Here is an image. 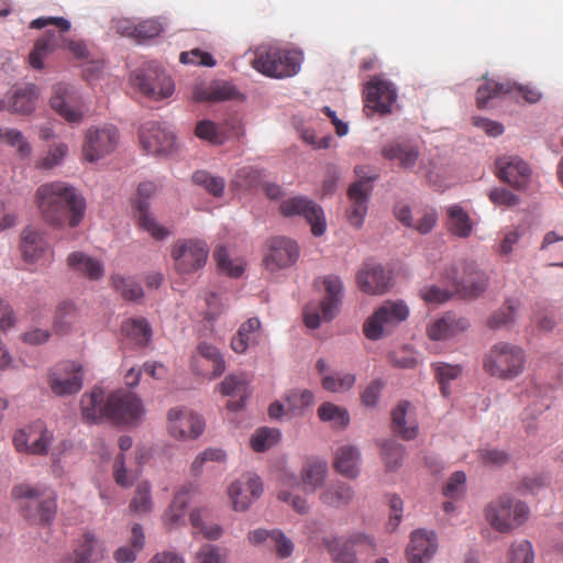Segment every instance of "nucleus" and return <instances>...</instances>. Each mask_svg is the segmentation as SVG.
<instances>
[{
    "label": "nucleus",
    "instance_id": "obj_1",
    "mask_svg": "<svg viewBox=\"0 0 563 563\" xmlns=\"http://www.w3.org/2000/svg\"><path fill=\"white\" fill-rule=\"evenodd\" d=\"M35 203L43 220L57 228H76L86 210L85 198L63 181L41 185L35 191Z\"/></svg>",
    "mask_w": 563,
    "mask_h": 563
},
{
    "label": "nucleus",
    "instance_id": "obj_2",
    "mask_svg": "<svg viewBox=\"0 0 563 563\" xmlns=\"http://www.w3.org/2000/svg\"><path fill=\"white\" fill-rule=\"evenodd\" d=\"M11 496L21 516L30 523L48 525L54 519L57 505L51 489L22 483L12 487Z\"/></svg>",
    "mask_w": 563,
    "mask_h": 563
},
{
    "label": "nucleus",
    "instance_id": "obj_3",
    "mask_svg": "<svg viewBox=\"0 0 563 563\" xmlns=\"http://www.w3.org/2000/svg\"><path fill=\"white\" fill-rule=\"evenodd\" d=\"M526 353L515 344L498 342L483 356V369L492 377L512 380L525 371Z\"/></svg>",
    "mask_w": 563,
    "mask_h": 563
},
{
    "label": "nucleus",
    "instance_id": "obj_4",
    "mask_svg": "<svg viewBox=\"0 0 563 563\" xmlns=\"http://www.w3.org/2000/svg\"><path fill=\"white\" fill-rule=\"evenodd\" d=\"M301 62L300 52L269 47L256 51L252 66L267 77L286 78L295 76L299 71Z\"/></svg>",
    "mask_w": 563,
    "mask_h": 563
},
{
    "label": "nucleus",
    "instance_id": "obj_5",
    "mask_svg": "<svg viewBox=\"0 0 563 563\" xmlns=\"http://www.w3.org/2000/svg\"><path fill=\"white\" fill-rule=\"evenodd\" d=\"M323 544L335 563H356L358 554L376 553L375 540L363 532H354L349 537L324 538Z\"/></svg>",
    "mask_w": 563,
    "mask_h": 563
},
{
    "label": "nucleus",
    "instance_id": "obj_6",
    "mask_svg": "<svg viewBox=\"0 0 563 563\" xmlns=\"http://www.w3.org/2000/svg\"><path fill=\"white\" fill-rule=\"evenodd\" d=\"M485 517L494 529L506 533L527 521L529 509L522 501L501 496L487 505Z\"/></svg>",
    "mask_w": 563,
    "mask_h": 563
},
{
    "label": "nucleus",
    "instance_id": "obj_7",
    "mask_svg": "<svg viewBox=\"0 0 563 563\" xmlns=\"http://www.w3.org/2000/svg\"><path fill=\"white\" fill-rule=\"evenodd\" d=\"M120 143V132L113 124L89 128L84 136L81 153L85 161L96 163L111 155Z\"/></svg>",
    "mask_w": 563,
    "mask_h": 563
},
{
    "label": "nucleus",
    "instance_id": "obj_8",
    "mask_svg": "<svg viewBox=\"0 0 563 563\" xmlns=\"http://www.w3.org/2000/svg\"><path fill=\"white\" fill-rule=\"evenodd\" d=\"M325 295L320 301L318 309L307 307L305 309V323L310 329H317L321 321H331L339 312L342 296L343 283L335 275L323 277Z\"/></svg>",
    "mask_w": 563,
    "mask_h": 563
},
{
    "label": "nucleus",
    "instance_id": "obj_9",
    "mask_svg": "<svg viewBox=\"0 0 563 563\" xmlns=\"http://www.w3.org/2000/svg\"><path fill=\"white\" fill-rule=\"evenodd\" d=\"M170 256L177 273L192 274L206 265L209 247L199 239H179L172 245Z\"/></svg>",
    "mask_w": 563,
    "mask_h": 563
},
{
    "label": "nucleus",
    "instance_id": "obj_10",
    "mask_svg": "<svg viewBox=\"0 0 563 563\" xmlns=\"http://www.w3.org/2000/svg\"><path fill=\"white\" fill-rule=\"evenodd\" d=\"M408 307L402 301H386L364 323V334L378 340L399 322L407 319Z\"/></svg>",
    "mask_w": 563,
    "mask_h": 563
},
{
    "label": "nucleus",
    "instance_id": "obj_11",
    "mask_svg": "<svg viewBox=\"0 0 563 563\" xmlns=\"http://www.w3.org/2000/svg\"><path fill=\"white\" fill-rule=\"evenodd\" d=\"M131 84L142 95L153 100L168 98L174 92L172 78L164 70L154 66L136 69L131 76Z\"/></svg>",
    "mask_w": 563,
    "mask_h": 563
},
{
    "label": "nucleus",
    "instance_id": "obj_12",
    "mask_svg": "<svg viewBox=\"0 0 563 563\" xmlns=\"http://www.w3.org/2000/svg\"><path fill=\"white\" fill-rule=\"evenodd\" d=\"M108 421L134 424L141 421L144 409L141 400L130 391L118 390L108 396Z\"/></svg>",
    "mask_w": 563,
    "mask_h": 563
},
{
    "label": "nucleus",
    "instance_id": "obj_13",
    "mask_svg": "<svg viewBox=\"0 0 563 563\" xmlns=\"http://www.w3.org/2000/svg\"><path fill=\"white\" fill-rule=\"evenodd\" d=\"M514 92L520 93L528 103H536L542 98V93L537 87L531 85H520L509 80L496 82L485 79L484 84L477 88V107L483 109L486 107L488 100Z\"/></svg>",
    "mask_w": 563,
    "mask_h": 563
},
{
    "label": "nucleus",
    "instance_id": "obj_14",
    "mask_svg": "<svg viewBox=\"0 0 563 563\" xmlns=\"http://www.w3.org/2000/svg\"><path fill=\"white\" fill-rule=\"evenodd\" d=\"M280 213L284 217L299 216L306 219L311 225V232L320 236L325 231V220L322 209L311 199L302 196H296L284 200L279 206Z\"/></svg>",
    "mask_w": 563,
    "mask_h": 563
},
{
    "label": "nucleus",
    "instance_id": "obj_15",
    "mask_svg": "<svg viewBox=\"0 0 563 563\" xmlns=\"http://www.w3.org/2000/svg\"><path fill=\"white\" fill-rule=\"evenodd\" d=\"M156 189V185L152 181L141 183L137 187L134 209L140 227L147 231L154 239L163 240L168 236L169 232L167 229L159 225L148 211L150 199L154 196Z\"/></svg>",
    "mask_w": 563,
    "mask_h": 563
},
{
    "label": "nucleus",
    "instance_id": "obj_16",
    "mask_svg": "<svg viewBox=\"0 0 563 563\" xmlns=\"http://www.w3.org/2000/svg\"><path fill=\"white\" fill-rule=\"evenodd\" d=\"M363 167H356L355 173L361 178L352 184L347 190L350 207L346 217L351 225L361 228L367 213V202L372 191L371 181L374 177H362Z\"/></svg>",
    "mask_w": 563,
    "mask_h": 563
},
{
    "label": "nucleus",
    "instance_id": "obj_17",
    "mask_svg": "<svg viewBox=\"0 0 563 563\" xmlns=\"http://www.w3.org/2000/svg\"><path fill=\"white\" fill-rule=\"evenodd\" d=\"M49 387L56 396H69L82 387L81 366L74 362L57 365L49 374Z\"/></svg>",
    "mask_w": 563,
    "mask_h": 563
},
{
    "label": "nucleus",
    "instance_id": "obj_18",
    "mask_svg": "<svg viewBox=\"0 0 563 563\" xmlns=\"http://www.w3.org/2000/svg\"><path fill=\"white\" fill-rule=\"evenodd\" d=\"M167 418L169 433L176 439L198 438L205 428L202 418L185 408H172Z\"/></svg>",
    "mask_w": 563,
    "mask_h": 563
},
{
    "label": "nucleus",
    "instance_id": "obj_19",
    "mask_svg": "<svg viewBox=\"0 0 563 563\" xmlns=\"http://www.w3.org/2000/svg\"><path fill=\"white\" fill-rule=\"evenodd\" d=\"M364 96L366 110L387 114L396 102L397 91L391 82L374 78L366 85Z\"/></svg>",
    "mask_w": 563,
    "mask_h": 563
},
{
    "label": "nucleus",
    "instance_id": "obj_20",
    "mask_svg": "<svg viewBox=\"0 0 563 563\" xmlns=\"http://www.w3.org/2000/svg\"><path fill=\"white\" fill-rule=\"evenodd\" d=\"M191 366L196 374L208 379H216L224 373L225 361L218 347L203 342L197 346Z\"/></svg>",
    "mask_w": 563,
    "mask_h": 563
},
{
    "label": "nucleus",
    "instance_id": "obj_21",
    "mask_svg": "<svg viewBox=\"0 0 563 563\" xmlns=\"http://www.w3.org/2000/svg\"><path fill=\"white\" fill-rule=\"evenodd\" d=\"M263 492V485L257 475L247 474L234 481L228 488L229 497L235 511H245Z\"/></svg>",
    "mask_w": 563,
    "mask_h": 563
},
{
    "label": "nucleus",
    "instance_id": "obj_22",
    "mask_svg": "<svg viewBox=\"0 0 563 563\" xmlns=\"http://www.w3.org/2000/svg\"><path fill=\"white\" fill-rule=\"evenodd\" d=\"M140 142L147 154L163 155L174 148L175 135L157 122H147L140 130Z\"/></svg>",
    "mask_w": 563,
    "mask_h": 563
},
{
    "label": "nucleus",
    "instance_id": "obj_23",
    "mask_svg": "<svg viewBox=\"0 0 563 563\" xmlns=\"http://www.w3.org/2000/svg\"><path fill=\"white\" fill-rule=\"evenodd\" d=\"M299 257V247L290 239L277 236L268 241V252L264 257L267 269L276 271L291 266Z\"/></svg>",
    "mask_w": 563,
    "mask_h": 563
},
{
    "label": "nucleus",
    "instance_id": "obj_24",
    "mask_svg": "<svg viewBox=\"0 0 563 563\" xmlns=\"http://www.w3.org/2000/svg\"><path fill=\"white\" fill-rule=\"evenodd\" d=\"M496 167L498 178L509 184L511 187L516 189H523L528 186L531 177V169L520 157H500L496 161Z\"/></svg>",
    "mask_w": 563,
    "mask_h": 563
},
{
    "label": "nucleus",
    "instance_id": "obj_25",
    "mask_svg": "<svg viewBox=\"0 0 563 563\" xmlns=\"http://www.w3.org/2000/svg\"><path fill=\"white\" fill-rule=\"evenodd\" d=\"M356 282L363 292L378 295L389 289L391 277L382 265L365 263L356 275Z\"/></svg>",
    "mask_w": 563,
    "mask_h": 563
},
{
    "label": "nucleus",
    "instance_id": "obj_26",
    "mask_svg": "<svg viewBox=\"0 0 563 563\" xmlns=\"http://www.w3.org/2000/svg\"><path fill=\"white\" fill-rule=\"evenodd\" d=\"M438 550L435 532L424 529L415 530L406 550L409 563H426L432 559Z\"/></svg>",
    "mask_w": 563,
    "mask_h": 563
},
{
    "label": "nucleus",
    "instance_id": "obj_27",
    "mask_svg": "<svg viewBox=\"0 0 563 563\" xmlns=\"http://www.w3.org/2000/svg\"><path fill=\"white\" fill-rule=\"evenodd\" d=\"M455 291L463 298H476L487 287V278L483 272L476 269L472 263L463 266V275L452 277Z\"/></svg>",
    "mask_w": 563,
    "mask_h": 563
},
{
    "label": "nucleus",
    "instance_id": "obj_28",
    "mask_svg": "<svg viewBox=\"0 0 563 563\" xmlns=\"http://www.w3.org/2000/svg\"><path fill=\"white\" fill-rule=\"evenodd\" d=\"M217 390L225 397H236L239 400H230L227 407L231 411H239L243 408L245 399L250 396V378L244 373L230 374L220 384Z\"/></svg>",
    "mask_w": 563,
    "mask_h": 563
},
{
    "label": "nucleus",
    "instance_id": "obj_29",
    "mask_svg": "<svg viewBox=\"0 0 563 563\" xmlns=\"http://www.w3.org/2000/svg\"><path fill=\"white\" fill-rule=\"evenodd\" d=\"M382 155L404 169H411L420 157V150L412 141L395 140L383 146Z\"/></svg>",
    "mask_w": 563,
    "mask_h": 563
},
{
    "label": "nucleus",
    "instance_id": "obj_30",
    "mask_svg": "<svg viewBox=\"0 0 563 563\" xmlns=\"http://www.w3.org/2000/svg\"><path fill=\"white\" fill-rule=\"evenodd\" d=\"M76 97L73 89L64 84H57L53 88L51 107L68 122H79L82 118L80 108L75 104Z\"/></svg>",
    "mask_w": 563,
    "mask_h": 563
},
{
    "label": "nucleus",
    "instance_id": "obj_31",
    "mask_svg": "<svg viewBox=\"0 0 563 563\" xmlns=\"http://www.w3.org/2000/svg\"><path fill=\"white\" fill-rule=\"evenodd\" d=\"M82 419L88 423L108 421V397L104 391L95 387L90 393H85L80 399Z\"/></svg>",
    "mask_w": 563,
    "mask_h": 563
},
{
    "label": "nucleus",
    "instance_id": "obj_32",
    "mask_svg": "<svg viewBox=\"0 0 563 563\" xmlns=\"http://www.w3.org/2000/svg\"><path fill=\"white\" fill-rule=\"evenodd\" d=\"M470 327L466 318L454 313H445L428 327V335L431 340H445L465 331Z\"/></svg>",
    "mask_w": 563,
    "mask_h": 563
},
{
    "label": "nucleus",
    "instance_id": "obj_33",
    "mask_svg": "<svg viewBox=\"0 0 563 563\" xmlns=\"http://www.w3.org/2000/svg\"><path fill=\"white\" fill-rule=\"evenodd\" d=\"M192 485H184L175 494L174 499L163 516V521L168 530L177 528L185 522L186 508L190 500Z\"/></svg>",
    "mask_w": 563,
    "mask_h": 563
},
{
    "label": "nucleus",
    "instance_id": "obj_34",
    "mask_svg": "<svg viewBox=\"0 0 563 563\" xmlns=\"http://www.w3.org/2000/svg\"><path fill=\"white\" fill-rule=\"evenodd\" d=\"M37 88L34 85L14 91L8 101L0 100V111L26 114L34 110L37 100Z\"/></svg>",
    "mask_w": 563,
    "mask_h": 563
},
{
    "label": "nucleus",
    "instance_id": "obj_35",
    "mask_svg": "<svg viewBox=\"0 0 563 563\" xmlns=\"http://www.w3.org/2000/svg\"><path fill=\"white\" fill-rule=\"evenodd\" d=\"M69 268L81 276L91 280H97L103 276V265L97 258H93L82 252H73L67 257Z\"/></svg>",
    "mask_w": 563,
    "mask_h": 563
},
{
    "label": "nucleus",
    "instance_id": "obj_36",
    "mask_svg": "<svg viewBox=\"0 0 563 563\" xmlns=\"http://www.w3.org/2000/svg\"><path fill=\"white\" fill-rule=\"evenodd\" d=\"M102 547L90 532L84 533L75 543L73 563H95L102 558Z\"/></svg>",
    "mask_w": 563,
    "mask_h": 563
},
{
    "label": "nucleus",
    "instance_id": "obj_37",
    "mask_svg": "<svg viewBox=\"0 0 563 563\" xmlns=\"http://www.w3.org/2000/svg\"><path fill=\"white\" fill-rule=\"evenodd\" d=\"M48 244L40 231L30 227L22 231L20 247L25 262L33 263L41 258Z\"/></svg>",
    "mask_w": 563,
    "mask_h": 563
},
{
    "label": "nucleus",
    "instance_id": "obj_38",
    "mask_svg": "<svg viewBox=\"0 0 563 563\" xmlns=\"http://www.w3.org/2000/svg\"><path fill=\"white\" fill-rule=\"evenodd\" d=\"M62 35L46 31L34 44V47L29 56V63L34 69H42L44 67V58L52 54L57 47L60 46Z\"/></svg>",
    "mask_w": 563,
    "mask_h": 563
},
{
    "label": "nucleus",
    "instance_id": "obj_39",
    "mask_svg": "<svg viewBox=\"0 0 563 563\" xmlns=\"http://www.w3.org/2000/svg\"><path fill=\"white\" fill-rule=\"evenodd\" d=\"M261 322L257 318H250L243 322L236 334L232 338L231 347L235 353H244L250 345L257 343L261 336Z\"/></svg>",
    "mask_w": 563,
    "mask_h": 563
},
{
    "label": "nucleus",
    "instance_id": "obj_40",
    "mask_svg": "<svg viewBox=\"0 0 563 563\" xmlns=\"http://www.w3.org/2000/svg\"><path fill=\"white\" fill-rule=\"evenodd\" d=\"M360 452L351 444L338 448L334 457V468L345 477L354 478L358 474Z\"/></svg>",
    "mask_w": 563,
    "mask_h": 563
},
{
    "label": "nucleus",
    "instance_id": "obj_41",
    "mask_svg": "<svg viewBox=\"0 0 563 563\" xmlns=\"http://www.w3.org/2000/svg\"><path fill=\"white\" fill-rule=\"evenodd\" d=\"M328 473V465L323 461L308 460L301 470V483L303 489L314 493L324 483Z\"/></svg>",
    "mask_w": 563,
    "mask_h": 563
},
{
    "label": "nucleus",
    "instance_id": "obj_42",
    "mask_svg": "<svg viewBox=\"0 0 563 563\" xmlns=\"http://www.w3.org/2000/svg\"><path fill=\"white\" fill-rule=\"evenodd\" d=\"M448 229L459 238H467L473 231V223L467 212L459 205L448 207Z\"/></svg>",
    "mask_w": 563,
    "mask_h": 563
},
{
    "label": "nucleus",
    "instance_id": "obj_43",
    "mask_svg": "<svg viewBox=\"0 0 563 563\" xmlns=\"http://www.w3.org/2000/svg\"><path fill=\"white\" fill-rule=\"evenodd\" d=\"M239 95V91L233 85L222 82L207 88H196L194 91V99L196 101H225L236 99Z\"/></svg>",
    "mask_w": 563,
    "mask_h": 563
},
{
    "label": "nucleus",
    "instance_id": "obj_44",
    "mask_svg": "<svg viewBox=\"0 0 563 563\" xmlns=\"http://www.w3.org/2000/svg\"><path fill=\"white\" fill-rule=\"evenodd\" d=\"M353 496L350 485L338 482L329 485L320 495V499L327 506L340 508L347 505Z\"/></svg>",
    "mask_w": 563,
    "mask_h": 563
},
{
    "label": "nucleus",
    "instance_id": "obj_45",
    "mask_svg": "<svg viewBox=\"0 0 563 563\" xmlns=\"http://www.w3.org/2000/svg\"><path fill=\"white\" fill-rule=\"evenodd\" d=\"M410 407L408 401H401L391 412V426L395 433L404 440H412L417 437L418 428L415 423L406 420L407 410Z\"/></svg>",
    "mask_w": 563,
    "mask_h": 563
},
{
    "label": "nucleus",
    "instance_id": "obj_46",
    "mask_svg": "<svg viewBox=\"0 0 563 563\" xmlns=\"http://www.w3.org/2000/svg\"><path fill=\"white\" fill-rule=\"evenodd\" d=\"M434 377L440 385L441 394L444 397L450 396V383L457 379L462 373L463 367L460 364H450L444 362H438L432 364Z\"/></svg>",
    "mask_w": 563,
    "mask_h": 563
},
{
    "label": "nucleus",
    "instance_id": "obj_47",
    "mask_svg": "<svg viewBox=\"0 0 563 563\" xmlns=\"http://www.w3.org/2000/svg\"><path fill=\"white\" fill-rule=\"evenodd\" d=\"M153 507L154 503L152 498L151 484L147 481L139 482L129 504L130 511L144 515L151 512Z\"/></svg>",
    "mask_w": 563,
    "mask_h": 563
},
{
    "label": "nucleus",
    "instance_id": "obj_48",
    "mask_svg": "<svg viewBox=\"0 0 563 563\" xmlns=\"http://www.w3.org/2000/svg\"><path fill=\"white\" fill-rule=\"evenodd\" d=\"M131 544L132 548L121 547L114 552V559L119 563H132L136 559V552L144 547V533L141 525L135 523L131 530Z\"/></svg>",
    "mask_w": 563,
    "mask_h": 563
},
{
    "label": "nucleus",
    "instance_id": "obj_49",
    "mask_svg": "<svg viewBox=\"0 0 563 563\" xmlns=\"http://www.w3.org/2000/svg\"><path fill=\"white\" fill-rule=\"evenodd\" d=\"M77 321V310L73 302L60 303L54 318V330L58 334L68 333Z\"/></svg>",
    "mask_w": 563,
    "mask_h": 563
},
{
    "label": "nucleus",
    "instance_id": "obj_50",
    "mask_svg": "<svg viewBox=\"0 0 563 563\" xmlns=\"http://www.w3.org/2000/svg\"><path fill=\"white\" fill-rule=\"evenodd\" d=\"M122 332L137 345H145L152 336V330L145 319H129L122 323Z\"/></svg>",
    "mask_w": 563,
    "mask_h": 563
},
{
    "label": "nucleus",
    "instance_id": "obj_51",
    "mask_svg": "<svg viewBox=\"0 0 563 563\" xmlns=\"http://www.w3.org/2000/svg\"><path fill=\"white\" fill-rule=\"evenodd\" d=\"M0 141L10 147L15 148L16 155L21 159L29 158L32 154V146L24 137L22 132L16 129L2 130L0 128Z\"/></svg>",
    "mask_w": 563,
    "mask_h": 563
},
{
    "label": "nucleus",
    "instance_id": "obj_52",
    "mask_svg": "<svg viewBox=\"0 0 563 563\" xmlns=\"http://www.w3.org/2000/svg\"><path fill=\"white\" fill-rule=\"evenodd\" d=\"M507 563H534V551L530 541H514L507 552Z\"/></svg>",
    "mask_w": 563,
    "mask_h": 563
},
{
    "label": "nucleus",
    "instance_id": "obj_53",
    "mask_svg": "<svg viewBox=\"0 0 563 563\" xmlns=\"http://www.w3.org/2000/svg\"><path fill=\"white\" fill-rule=\"evenodd\" d=\"M287 412L291 416H299L313 404V394L310 390H290L286 397Z\"/></svg>",
    "mask_w": 563,
    "mask_h": 563
},
{
    "label": "nucleus",
    "instance_id": "obj_54",
    "mask_svg": "<svg viewBox=\"0 0 563 563\" xmlns=\"http://www.w3.org/2000/svg\"><path fill=\"white\" fill-rule=\"evenodd\" d=\"M280 439V432L275 428H261L251 438V446L255 452H264L276 444Z\"/></svg>",
    "mask_w": 563,
    "mask_h": 563
},
{
    "label": "nucleus",
    "instance_id": "obj_55",
    "mask_svg": "<svg viewBox=\"0 0 563 563\" xmlns=\"http://www.w3.org/2000/svg\"><path fill=\"white\" fill-rule=\"evenodd\" d=\"M318 416L322 421H331L339 428H345L350 421L347 411L331 402L322 404L318 409Z\"/></svg>",
    "mask_w": 563,
    "mask_h": 563
},
{
    "label": "nucleus",
    "instance_id": "obj_56",
    "mask_svg": "<svg viewBox=\"0 0 563 563\" xmlns=\"http://www.w3.org/2000/svg\"><path fill=\"white\" fill-rule=\"evenodd\" d=\"M112 284L125 300H137L143 297L141 285L131 277L114 275L112 276Z\"/></svg>",
    "mask_w": 563,
    "mask_h": 563
},
{
    "label": "nucleus",
    "instance_id": "obj_57",
    "mask_svg": "<svg viewBox=\"0 0 563 563\" xmlns=\"http://www.w3.org/2000/svg\"><path fill=\"white\" fill-rule=\"evenodd\" d=\"M195 184L202 186L209 194L220 197L223 194L225 181L221 177L212 176L206 170H198L192 175Z\"/></svg>",
    "mask_w": 563,
    "mask_h": 563
},
{
    "label": "nucleus",
    "instance_id": "obj_58",
    "mask_svg": "<svg viewBox=\"0 0 563 563\" xmlns=\"http://www.w3.org/2000/svg\"><path fill=\"white\" fill-rule=\"evenodd\" d=\"M356 382V377L351 373H339L327 375L322 378V387L332 393H341L351 389Z\"/></svg>",
    "mask_w": 563,
    "mask_h": 563
},
{
    "label": "nucleus",
    "instance_id": "obj_59",
    "mask_svg": "<svg viewBox=\"0 0 563 563\" xmlns=\"http://www.w3.org/2000/svg\"><path fill=\"white\" fill-rule=\"evenodd\" d=\"M67 152L68 146L65 143H55L49 147L45 157L36 161L35 166L38 169H52L62 164Z\"/></svg>",
    "mask_w": 563,
    "mask_h": 563
},
{
    "label": "nucleus",
    "instance_id": "obj_60",
    "mask_svg": "<svg viewBox=\"0 0 563 563\" xmlns=\"http://www.w3.org/2000/svg\"><path fill=\"white\" fill-rule=\"evenodd\" d=\"M190 523L194 529V534L201 533L206 539L217 540L222 534V529L219 525L212 523L206 526L201 519V515L199 510H194L189 516Z\"/></svg>",
    "mask_w": 563,
    "mask_h": 563
},
{
    "label": "nucleus",
    "instance_id": "obj_61",
    "mask_svg": "<svg viewBox=\"0 0 563 563\" xmlns=\"http://www.w3.org/2000/svg\"><path fill=\"white\" fill-rule=\"evenodd\" d=\"M225 461V453L221 449H207L199 453L191 463V473L198 476L202 473L205 464L208 462L223 463Z\"/></svg>",
    "mask_w": 563,
    "mask_h": 563
},
{
    "label": "nucleus",
    "instance_id": "obj_62",
    "mask_svg": "<svg viewBox=\"0 0 563 563\" xmlns=\"http://www.w3.org/2000/svg\"><path fill=\"white\" fill-rule=\"evenodd\" d=\"M404 453V446L395 441H387L383 445V459L389 470H395L400 466Z\"/></svg>",
    "mask_w": 563,
    "mask_h": 563
},
{
    "label": "nucleus",
    "instance_id": "obj_63",
    "mask_svg": "<svg viewBox=\"0 0 563 563\" xmlns=\"http://www.w3.org/2000/svg\"><path fill=\"white\" fill-rule=\"evenodd\" d=\"M214 260L218 264V267L225 272L228 275L232 277H239L242 275L244 268L241 264H233L229 258L228 251L224 246H218L213 253Z\"/></svg>",
    "mask_w": 563,
    "mask_h": 563
},
{
    "label": "nucleus",
    "instance_id": "obj_64",
    "mask_svg": "<svg viewBox=\"0 0 563 563\" xmlns=\"http://www.w3.org/2000/svg\"><path fill=\"white\" fill-rule=\"evenodd\" d=\"M162 31L163 26L157 20L148 19L135 25L131 34L133 37L143 41L158 36Z\"/></svg>",
    "mask_w": 563,
    "mask_h": 563
}]
</instances>
